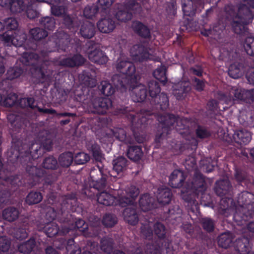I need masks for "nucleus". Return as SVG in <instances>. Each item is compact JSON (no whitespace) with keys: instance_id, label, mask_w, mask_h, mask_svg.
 Wrapping results in <instances>:
<instances>
[{"instance_id":"62","label":"nucleus","mask_w":254,"mask_h":254,"mask_svg":"<svg viewBox=\"0 0 254 254\" xmlns=\"http://www.w3.org/2000/svg\"><path fill=\"white\" fill-rule=\"evenodd\" d=\"M118 222V218L114 214L106 213L102 219L103 224L106 227L112 228Z\"/></svg>"},{"instance_id":"2","label":"nucleus","mask_w":254,"mask_h":254,"mask_svg":"<svg viewBox=\"0 0 254 254\" xmlns=\"http://www.w3.org/2000/svg\"><path fill=\"white\" fill-rule=\"evenodd\" d=\"M157 120L159 124L154 138L156 148L161 147L173 129L186 140L190 141L191 146L195 148L197 146L198 142L193 136L194 130L196 137L199 139L207 138L211 135L210 131L206 127L198 125L191 119H181L172 114L164 113L159 114Z\"/></svg>"},{"instance_id":"52","label":"nucleus","mask_w":254,"mask_h":254,"mask_svg":"<svg viewBox=\"0 0 254 254\" xmlns=\"http://www.w3.org/2000/svg\"><path fill=\"white\" fill-rule=\"evenodd\" d=\"M113 245L114 241L112 238L104 237L100 241L101 249L108 254L113 252Z\"/></svg>"},{"instance_id":"27","label":"nucleus","mask_w":254,"mask_h":254,"mask_svg":"<svg viewBox=\"0 0 254 254\" xmlns=\"http://www.w3.org/2000/svg\"><path fill=\"white\" fill-rule=\"evenodd\" d=\"M232 186L228 179H223L217 181L215 185V193L221 197L230 193Z\"/></svg>"},{"instance_id":"56","label":"nucleus","mask_w":254,"mask_h":254,"mask_svg":"<svg viewBox=\"0 0 254 254\" xmlns=\"http://www.w3.org/2000/svg\"><path fill=\"white\" fill-rule=\"evenodd\" d=\"M8 8L12 13H20L25 10V6L22 0H11Z\"/></svg>"},{"instance_id":"43","label":"nucleus","mask_w":254,"mask_h":254,"mask_svg":"<svg viewBox=\"0 0 254 254\" xmlns=\"http://www.w3.org/2000/svg\"><path fill=\"white\" fill-rule=\"evenodd\" d=\"M66 244L65 249L67 254H92L90 252L87 251L81 253L80 248L75 244L73 238L69 239Z\"/></svg>"},{"instance_id":"38","label":"nucleus","mask_w":254,"mask_h":254,"mask_svg":"<svg viewBox=\"0 0 254 254\" xmlns=\"http://www.w3.org/2000/svg\"><path fill=\"white\" fill-rule=\"evenodd\" d=\"M18 209L13 206H9L2 210V216L4 220L12 222L17 220L19 216Z\"/></svg>"},{"instance_id":"5","label":"nucleus","mask_w":254,"mask_h":254,"mask_svg":"<svg viewBox=\"0 0 254 254\" xmlns=\"http://www.w3.org/2000/svg\"><path fill=\"white\" fill-rule=\"evenodd\" d=\"M139 194V189L135 186L130 185L119 194L118 198L107 191H103L97 194V200L99 203L106 206L119 205L124 207L132 204Z\"/></svg>"},{"instance_id":"54","label":"nucleus","mask_w":254,"mask_h":254,"mask_svg":"<svg viewBox=\"0 0 254 254\" xmlns=\"http://www.w3.org/2000/svg\"><path fill=\"white\" fill-rule=\"evenodd\" d=\"M98 87L101 94L105 96H111L115 91V88L108 81H102Z\"/></svg>"},{"instance_id":"16","label":"nucleus","mask_w":254,"mask_h":254,"mask_svg":"<svg viewBox=\"0 0 254 254\" xmlns=\"http://www.w3.org/2000/svg\"><path fill=\"white\" fill-rule=\"evenodd\" d=\"M39 57V63L38 64L39 67H35L32 65H28L31 66V69L34 68L36 70H39L40 74L41 82H47L48 83H51L54 80L55 76L57 74V71L51 69V67L46 66V68H45V65H47L46 62L44 61L43 58L37 54ZM28 65H24L27 66Z\"/></svg>"},{"instance_id":"51","label":"nucleus","mask_w":254,"mask_h":254,"mask_svg":"<svg viewBox=\"0 0 254 254\" xmlns=\"http://www.w3.org/2000/svg\"><path fill=\"white\" fill-rule=\"evenodd\" d=\"M87 148L89 151L92 154L93 158L96 161H101L103 159V154L100 146L98 144L95 143L91 145L88 144Z\"/></svg>"},{"instance_id":"8","label":"nucleus","mask_w":254,"mask_h":254,"mask_svg":"<svg viewBox=\"0 0 254 254\" xmlns=\"http://www.w3.org/2000/svg\"><path fill=\"white\" fill-rule=\"evenodd\" d=\"M82 207L78 204L76 195L73 193L65 195L62 199V202L61 204V215L63 218L68 217V213L71 212H76L80 213L81 212ZM46 218L52 221L56 218H61L58 216L57 212L53 208H50L46 213Z\"/></svg>"},{"instance_id":"61","label":"nucleus","mask_w":254,"mask_h":254,"mask_svg":"<svg viewBox=\"0 0 254 254\" xmlns=\"http://www.w3.org/2000/svg\"><path fill=\"white\" fill-rule=\"evenodd\" d=\"M39 22L40 25L45 29L53 30L55 27L56 22L55 19L52 17L46 16L42 17Z\"/></svg>"},{"instance_id":"26","label":"nucleus","mask_w":254,"mask_h":254,"mask_svg":"<svg viewBox=\"0 0 254 254\" xmlns=\"http://www.w3.org/2000/svg\"><path fill=\"white\" fill-rule=\"evenodd\" d=\"M186 179V176L183 171L174 170L169 177V185L173 188H181Z\"/></svg>"},{"instance_id":"37","label":"nucleus","mask_w":254,"mask_h":254,"mask_svg":"<svg viewBox=\"0 0 254 254\" xmlns=\"http://www.w3.org/2000/svg\"><path fill=\"white\" fill-rule=\"evenodd\" d=\"M97 26L101 32L109 33L115 29V22L111 18H103L98 22Z\"/></svg>"},{"instance_id":"17","label":"nucleus","mask_w":254,"mask_h":254,"mask_svg":"<svg viewBox=\"0 0 254 254\" xmlns=\"http://www.w3.org/2000/svg\"><path fill=\"white\" fill-rule=\"evenodd\" d=\"M192 86L187 79L180 80L173 86V94L178 100H184L190 92Z\"/></svg>"},{"instance_id":"22","label":"nucleus","mask_w":254,"mask_h":254,"mask_svg":"<svg viewBox=\"0 0 254 254\" xmlns=\"http://www.w3.org/2000/svg\"><path fill=\"white\" fill-rule=\"evenodd\" d=\"M86 59L80 54H75L72 56L65 57L59 60V65L69 68L79 67L84 64Z\"/></svg>"},{"instance_id":"20","label":"nucleus","mask_w":254,"mask_h":254,"mask_svg":"<svg viewBox=\"0 0 254 254\" xmlns=\"http://www.w3.org/2000/svg\"><path fill=\"white\" fill-rule=\"evenodd\" d=\"M153 232L155 235L158 238L159 241L151 243L161 246L162 250H166L167 252L170 249L171 241L166 238V229L165 226L160 222H157L153 226Z\"/></svg>"},{"instance_id":"15","label":"nucleus","mask_w":254,"mask_h":254,"mask_svg":"<svg viewBox=\"0 0 254 254\" xmlns=\"http://www.w3.org/2000/svg\"><path fill=\"white\" fill-rule=\"evenodd\" d=\"M58 221L61 223V229L56 223L53 222L46 224L43 228V231L48 237H54L57 235L64 236L69 233L71 228L67 227V218H58Z\"/></svg>"},{"instance_id":"19","label":"nucleus","mask_w":254,"mask_h":254,"mask_svg":"<svg viewBox=\"0 0 254 254\" xmlns=\"http://www.w3.org/2000/svg\"><path fill=\"white\" fill-rule=\"evenodd\" d=\"M1 38L7 46L12 45L19 47L23 46L27 39L25 34L21 33L18 30L11 32V34L3 33L1 35Z\"/></svg>"},{"instance_id":"35","label":"nucleus","mask_w":254,"mask_h":254,"mask_svg":"<svg viewBox=\"0 0 254 254\" xmlns=\"http://www.w3.org/2000/svg\"><path fill=\"white\" fill-rule=\"evenodd\" d=\"M155 199L148 193L141 195L139 200V205L143 211H147L155 207Z\"/></svg>"},{"instance_id":"30","label":"nucleus","mask_w":254,"mask_h":254,"mask_svg":"<svg viewBox=\"0 0 254 254\" xmlns=\"http://www.w3.org/2000/svg\"><path fill=\"white\" fill-rule=\"evenodd\" d=\"M133 31L138 36L144 39H150L151 37L150 29L147 26L139 21H133L131 24Z\"/></svg>"},{"instance_id":"53","label":"nucleus","mask_w":254,"mask_h":254,"mask_svg":"<svg viewBox=\"0 0 254 254\" xmlns=\"http://www.w3.org/2000/svg\"><path fill=\"white\" fill-rule=\"evenodd\" d=\"M43 195L39 191H31L27 195L26 202L29 205L37 204L41 201Z\"/></svg>"},{"instance_id":"64","label":"nucleus","mask_w":254,"mask_h":254,"mask_svg":"<svg viewBox=\"0 0 254 254\" xmlns=\"http://www.w3.org/2000/svg\"><path fill=\"white\" fill-rule=\"evenodd\" d=\"M244 48L248 55L254 57V37L246 38L244 44Z\"/></svg>"},{"instance_id":"10","label":"nucleus","mask_w":254,"mask_h":254,"mask_svg":"<svg viewBox=\"0 0 254 254\" xmlns=\"http://www.w3.org/2000/svg\"><path fill=\"white\" fill-rule=\"evenodd\" d=\"M21 105L23 107L29 106L32 110H37L40 113L44 114L54 115L58 119L63 118L60 121L59 124L61 126L68 125L70 122H73L77 118V115L75 113H69L66 112L57 113V111L52 108L46 109L40 108L34 98L22 99L21 101Z\"/></svg>"},{"instance_id":"14","label":"nucleus","mask_w":254,"mask_h":254,"mask_svg":"<svg viewBox=\"0 0 254 254\" xmlns=\"http://www.w3.org/2000/svg\"><path fill=\"white\" fill-rule=\"evenodd\" d=\"M52 40L55 43L58 50L68 53L72 48V39L69 35L64 30L59 29L54 34Z\"/></svg>"},{"instance_id":"3","label":"nucleus","mask_w":254,"mask_h":254,"mask_svg":"<svg viewBox=\"0 0 254 254\" xmlns=\"http://www.w3.org/2000/svg\"><path fill=\"white\" fill-rule=\"evenodd\" d=\"M121 90L128 89L131 91L130 96L134 102L133 105L131 106H120L117 107L114 111L115 115L125 116L131 124V129L133 132L135 140L138 143H143L146 139V131L148 126V118L145 117V115H151L154 112L149 111H139L135 108L136 103L144 101L147 96V90L146 87L141 84L137 85V80L135 83L128 87H123L118 88Z\"/></svg>"},{"instance_id":"18","label":"nucleus","mask_w":254,"mask_h":254,"mask_svg":"<svg viewBox=\"0 0 254 254\" xmlns=\"http://www.w3.org/2000/svg\"><path fill=\"white\" fill-rule=\"evenodd\" d=\"M98 169H92L90 176L92 181V187L98 190H104L107 186L108 176L104 174L102 168L97 166Z\"/></svg>"},{"instance_id":"32","label":"nucleus","mask_w":254,"mask_h":254,"mask_svg":"<svg viewBox=\"0 0 254 254\" xmlns=\"http://www.w3.org/2000/svg\"><path fill=\"white\" fill-rule=\"evenodd\" d=\"M95 26L93 23L86 21L81 24L79 33L84 39H91L95 34Z\"/></svg>"},{"instance_id":"49","label":"nucleus","mask_w":254,"mask_h":254,"mask_svg":"<svg viewBox=\"0 0 254 254\" xmlns=\"http://www.w3.org/2000/svg\"><path fill=\"white\" fill-rule=\"evenodd\" d=\"M3 25V29L5 28L6 31L4 33L14 32L17 30L18 26L17 21L14 18L8 17L4 20V22L2 23Z\"/></svg>"},{"instance_id":"21","label":"nucleus","mask_w":254,"mask_h":254,"mask_svg":"<svg viewBox=\"0 0 254 254\" xmlns=\"http://www.w3.org/2000/svg\"><path fill=\"white\" fill-rule=\"evenodd\" d=\"M130 54L135 60L140 62L147 60L159 61L158 58L154 59L153 56L149 54L147 48L142 45L136 44L133 46L130 49Z\"/></svg>"},{"instance_id":"29","label":"nucleus","mask_w":254,"mask_h":254,"mask_svg":"<svg viewBox=\"0 0 254 254\" xmlns=\"http://www.w3.org/2000/svg\"><path fill=\"white\" fill-rule=\"evenodd\" d=\"M88 57L92 62L100 65L106 64L109 60L106 53L97 48L90 51L88 53Z\"/></svg>"},{"instance_id":"4","label":"nucleus","mask_w":254,"mask_h":254,"mask_svg":"<svg viewBox=\"0 0 254 254\" xmlns=\"http://www.w3.org/2000/svg\"><path fill=\"white\" fill-rule=\"evenodd\" d=\"M91 89L78 87L74 92L75 100L82 103L85 111L88 113L105 115L112 107V100L108 98L97 97L93 99Z\"/></svg>"},{"instance_id":"59","label":"nucleus","mask_w":254,"mask_h":254,"mask_svg":"<svg viewBox=\"0 0 254 254\" xmlns=\"http://www.w3.org/2000/svg\"><path fill=\"white\" fill-rule=\"evenodd\" d=\"M55 2L50 3L52 5L51 6V13L53 15L56 16H60L64 15L67 10V7L63 4L57 3L54 4Z\"/></svg>"},{"instance_id":"47","label":"nucleus","mask_w":254,"mask_h":254,"mask_svg":"<svg viewBox=\"0 0 254 254\" xmlns=\"http://www.w3.org/2000/svg\"><path fill=\"white\" fill-rule=\"evenodd\" d=\"M29 34L31 38L36 41H39L44 39L48 35V32L46 30L39 27L31 29L29 31Z\"/></svg>"},{"instance_id":"33","label":"nucleus","mask_w":254,"mask_h":254,"mask_svg":"<svg viewBox=\"0 0 254 254\" xmlns=\"http://www.w3.org/2000/svg\"><path fill=\"white\" fill-rule=\"evenodd\" d=\"M66 218H68V217H66ZM66 225L67 227L71 228L69 230V232L71 231L73 228H75L82 232L83 235L86 237H93L96 235L95 234H91L89 232L90 229L88 227V224L85 222L84 220L81 219L77 220L75 222L74 226L72 225L71 226H69L68 219H67Z\"/></svg>"},{"instance_id":"1","label":"nucleus","mask_w":254,"mask_h":254,"mask_svg":"<svg viewBox=\"0 0 254 254\" xmlns=\"http://www.w3.org/2000/svg\"><path fill=\"white\" fill-rule=\"evenodd\" d=\"M31 144L26 150H23V148L12 146L10 149V155L8 160L11 162L13 166L20 164L22 168L25 169L26 173L25 176L28 177L26 185L29 187H33L41 182L44 187L51 186L56 181L57 177L55 174H51L46 171L37 166L38 159L43 154L42 149L50 151L53 145V140L49 137H46L42 140L40 145Z\"/></svg>"},{"instance_id":"40","label":"nucleus","mask_w":254,"mask_h":254,"mask_svg":"<svg viewBox=\"0 0 254 254\" xmlns=\"http://www.w3.org/2000/svg\"><path fill=\"white\" fill-rule=\"evenodd\" d=\"M143 155L141 147L138 145L128 146L127 156L128 158L134 162L139 161Z\"/></svg>"},{"instance_id":"58","label":"nucleus","mask_w":254,"mask_h":254,"mask_svg":"<svg viewBox=\"0 0 254 254\" xmlns=\"http://www.w3.org/2000/svg\"><path fill=\"white\" fill-rule=\"evenodd\" d=\"M254 195L247 191H244L239 194L238 197V202L240 205H247L252 203Z\"/></svg>"},{"instance_id":"50","label":"nucleus","mask_w":254,"mask_h":254,"mask_svg":"<svg viewBox=\"0 0 254 254\" xmlns=\"http://www.w3.org/2000/svg\"><path fill=\"white\" fill-rule=\"evenodd\" d=\"M166 71L167 69L165 66L161 65L156 68L153 72V76L164 85L165 84L167 81Z\"/></svg>"},{"instance_id":"31","label":"nucleus","mask_w":254,"mask_h":254,"mask_svg":"<svg viewBox=\"0 0 254 254\" xmlns=\"http://www.w3.org/2000/svg\"><path fill=\"white\" fill-rule=\"evenodd\" d=\"M235 248L240 254H248L251 249L249 238L245 236L239 238L236 241Z\"/></svg>"},{"instance_id":"25","label":"nucleus","mask_w":254,"mask_h":254,"mask_svg":"<svg viewBox=\"0 0 254 254\" xmlns=\"http://www.w3.org/2000/svg\"><path fill=\"white\" fill-rule=\"evenodd\" d=\"M203 6L204 3L202 0H191L188 4H183L182 9L184 15L192 17L197 11H201Z\"/></svg>"},{"instance_id":"45","label":"nucleus","mask_w":254,"mask_h":254,"mask_svg":"<svg viewBox=\"0 0 254 254\" xmlns=\"http://www.w3.org/2000/svg\"><path fill=\"white\" fill-rule=\"evenodd\" d=\"M233 238L232 233L227 232L220 234L218 238V244L219 247L227 249L232 244Z\"/></svg>"},{"instance_id":"13","label":"nucleus","mask_w":254,"mask_h":254,"mask_svg":"<svg viewBox=\"0 0 254 254\" xmlns=\"http://www.w3.org/2000/svg\"><path fill=\"white\" fill-rule=\"evenodd\" d=\"M141 10L140 4L135 0H126L124 3L123 9L117 12L116 18L120 21L126 22L131 20L133 14L138 13Z\"/></svg>"},{"instance_id":"57","label":"nucleus","mask_w":254,"mask_h":254,"mask_svg":"<svg viewBox=\"0 0 254 254\" xmlns=\"http://www.w3.org/2000/svg\"><path fill=\"white\" fill-rule=\"evenodd\" d=\"M99 7L96 4L87 5L83 10V15L88 19H92L99 11Z\"/></svg>"},{"instance_id":"55","label":"nucleus","mask_w":254,"mask_h":254,"mask_svg":"<svg viewBox=\"0 0 254 254\" xmlns=\"http://www.w3.org/2000/svg\"><path fill=\"white\" fill-rule=\"evenodd\" d=\"M148 90L150 99L160 93L161 88L158 82L154 80L149 81Z\"/></svg>"},{"instance_id":"44","label":"nucleus","mask_w":254,"mask_h":254,"mask_svg":"<svg viewBox=\"0 0 254 254\" xmlns=\"http://www.w3.org/2000/svg\"><path fill=\"white\" fill-rule=\"evenodd\" d=\"M79 79L87 88H90L96 86V80L89 70H83L79 75Z\"/></svg>"},{"instance_id":"39","label":"nucleus","mask_w":254,"mask_h":254,"mask_svg":"<svg viewBox=\"0 0 254 254\" xmlns=\"http://www.w3.org/2000/svg\"><path fill=\"white\" fill-rule=\"evenodd\" d=\"M129 161L124 156H119L114 159L112 162L113 169L118 174L126 170Z\"/></svg>"},{"instance_id":"60","label":"nucleus","mask_w":254,"mask_h":254,"mask_svg":"<svg viewBox=\"0 0 254 254\" xmlns=\"http://www.w3.org/2000/svg\"><path fill=\"white\" fill-rule=\"evenodd\" d=\"M42 166L43 168L47 170H55L58 167V162L55 157L50 156L44 159Z\"/></svg>"},{"instance_id":"24","label":"nucleus","mask_w":254,"mask_h":254,"mask_svg":"<svg viewBox=\"0 0 254 254\" xmlns=\"http://www.w3.org/2000/svg\"><path fill=\"white\" fill-rule=\"evenodd\" d=\"M150 103L155 110L164 111L169 106V98L166 94L160 93L150 99Z\"/></svg>"},{"instance_id":"6","label":"nucleus","mask_w":254,"mask_h":254,"mask_svg":"<svg viewBox=\"0 0 254 254\" xmlns=\"http://www.w3.org/2000/svg\"><path fill=\"white\" fill-rule=\"evenodd\" d=\"M248 3L249 6L246 4L240 5L237 12L232 9L230 10L229 15L232 20V29L237 34L241 35L247 32V25L252 22L253 14L250 8H254V0H250Z\"/></svg>"},{"instance_id":"28","label":"nucleus","mask_w":254,"mask_h":254,"mask_svg":"<svg viewBox=\"0 0 254 254\" xmlns=\"http://www.w3.org/2000/svg\"><path fill=\"white\" fill-rule=\"evenodd\" d=\"M172 191L169 188L161 186L158 188L156 198L159 204L162 205L169 204L172 200Z\"/></svg>"},{"instance_id":"36","label":"nucleus","mask_w":254,"mask_h":254,"mask_svg":"<svg viewBox=\"0 0 254 254\" xmlns=\"http://www.w3.org/2000/svg\"><path fill=\"white\" fill-rule=\"evenodd\" d=\"M235 179L237 182L242 185V183L245 185L249 181V176L247 169L244 166H235Z\"/></svg>"},{"instance_id":"34","label":"nucleus","mask_w":254,"mask_h":254,"mask_svg":"<svg viewBox=\"0 0 254 254\" xmlns=\"http://www.w3.org/2000/svg\"><path fill=\"white\" fill-rule=\"evenodd\" d=\"M235 141L240 145H246L252 139V135L250 131L246 129L239 130L233 135Z\"/></svg>"},{"instance_id":"7","label":"nucleus","mask_w":254,"mask_h":254,"mask_svg":"<svg viewBox=\"0 0 254 254\" xmlns=\"http://www.w3.org/2000/svg\"><path fill=\"white\" fill-rule=\"evenodd\" d=\"M116 68L121 73L120 74H115L112 77V83L116 88L128 87L135 83L138 75L133 63L122 61L117 64Z\"/></svg>"},{"instance_id":"46","label":"nucleus","mask_w":254,"mask_h":254,"mask_svg":"<svg viewBox=\"0 0 254 254\" xmlns=\"http://www.w3.org/2000/svg\"><path fill=\"white\" fill-rule=\"evenodd\" d=\"M36 246V241L34 238H31L28 241L18 245V251L24 254L30 253Z\"/></svg>"},{"instance_id":"12","label":"nucleus","mask_w":254,"mask_h":254,"mask_svg":"<svg viewBox=\"0 0 254 254\" xmlns=\"http://www.w3.org/2000/svg\"><path fill=\"white\" fill-rule=\"evenodd\" d=\"M0 177L4 181V183H0V207L3 206V204L7 201V198L19 187L23 186L26 189L32 188L26 185V183L28 180V177L27 176L23 180L19 178H10L8 177L7 174L5 176H1Z\"/></svg>"},{"instance_id":"48","label":"nucleus","mask_w":254,"mask_h":254,"mask_svg":"<svg viewBox=\"0 0 254 254\" xmlns=\"http://www.w3.org/2000/svg\"><path fill=\"white\" fill-rule=\"evenodd\" d=\"M73 155L71 152H65L61 154L59 157L60 165L63 167H69L73 161Z\"/></svg>"},{"instance_id":"63","label":"nucleus","mask_w":254,"mask_h":254,"mask_svg":"<svg viewBox=\"0 0 254 254\" xmlns=\"http://www.w3.org/2000/svg\"><path fill=\"white\" fill-rule=\"evenodd\" d=\"M241 65L240 64H231L228 70L229 76L233 78L237 79L241 77L243 75V70L241 68Z\"/></svg>"},{"instance_id":"23","label":"nucleus","mask_w":254,"mask_h":254,"mask_svg":"<svg viewBox=\"0 0 254 254\" xmlns=\"http://www.w3.org/2000/svg\"><path fill=\"white\" fill-rule=\"evenodd\" d=\"M132 204L127 205H131L130 207H126L123 212V215L125 221L128 224L135 226L138 222V215L137 213V207L136 205H134L135 199Z\"/></svg>"},{"instance_id":"42","label":"nucleus","mask_w":254,"mask_h":254,"mask_svg":"<svg viewBox=\"0 0 254 254\" xmlns=\"http://www.w3.org/2000/svg\"><path fill=\"white\" fill-rule=\"evenodd\" d=\"M112 134L116 139L126 144H131L133 139L127 135L126 131L121 128H115L111 130Z\"/></svg>"},{"instance_id":"9","label":"nucleus","mask_w":254,"mask_h":254,"mask_svg":"<svg viewBox=\"0 0 254 254\" xmlns=\"http://www.w3.org/2000/svg\"><path fill=\"white\" fill-rule=\"evenodd\" d=\"M206 189L207 185L204 176L200 173L195 172L190 189L182 194V198L188 203V205L195 206L197 204L196 199L198 198L200 195L201 198H203Z\"/></svg>"},{"instance_id":"11","label":"nucleus","mask_w":254,"mask_h":254,"mask_svg":"<svg viewBox=\"0 0 254 254\" xmlns=\"http://www.w3.org/2000/svg\"><path fill=\"white\" fill-rule=\"evenodd\" d=\"M21 64L19 65H15L10 67L6 72V78L12 80L19 77L24 72L26 68L24 65H32L37 68L39 67L38 64L39 63V57L37 53L34 52H25L22 54L20 59Z\"/></svg>"},{"instance_id":"41","label":"nucleus","mask_w":254,"mask_h":254,"mask_svg":"<svg viewBox=\"0 0 254 254\" xmlns=\"http://www.w3.org/2000/svg\"><path fill=\"white\" fill-rule=\"evenodd\" d=\"M30 97H27L30 98ZM22 99H26V98H22L18 100V96L16 93H10L8 94L4 98L3 104L5 106L7 107H12L15 105H19L22 108H29L32 109L29 106L23 107L21 105V101Z\"/></svg>"}]
</instances>
